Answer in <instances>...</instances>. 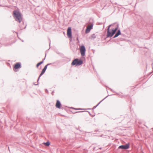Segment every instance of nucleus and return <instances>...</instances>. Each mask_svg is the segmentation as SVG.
I'll list each match as a JSON object with an SVG mask.
<instances>
[{
    "label": "nucleus",
    "instance_id": "nucleus-37",
    "mask_svg": "<svg viewBox=\"0 0 153 153\" xmlns=\"http://www.w3.org/2000/svg\"><path fill=\"white\" fill-rule=\"evenodd\" d=\"M8 149H9V146H8Z\"/></svg>",
    "mask_w": 153,
    "mask_h": 153
},
{
    "label": "nucleus",
    "instance_id": "nucleus-18",
    "mask_svg": "<svg viewBox=\"0 0 153 153\" xmlns=\"http://www.w3.org/2000/svg\"><path fill=\"white\" fill-rule=\"evenodd\" d=\"M91 37L92 38L95 39L96 38V36L94 34H92Z\"/></svg>",
    "mask_w": 153,
    "mask_h": 153
},
{
    "label": "nucleus",
    "instance_id": "nucleus-38",
    "mask_svg": "<svg viewBox=\"0 0 153 153\" xmlns=\"http://www.w3.org/2000/svg\"><path fill=\"white\" fill-rule=\"evenodd\" d=\"M152 68L153 69V66L152 67Z\"/></svg>",
    "mask_w": 153,
    "mask_h": 153
},
{
    "label": "nucleus",
    "instance_id": "nucleus-29",
    "mask_svg": "<svg viewBox=\"0 0 153 153\" xmlns=\"http://www.w3.org/2000/svg\"><path fill=\"white\" fill-rule=\"evenodd\" d=\"M77 40L78 41V42H79V41L78 39V38L77 37Z\"/></svg>",
    "mask_w": 153,
    "mask_h": 153
},
{
    "label": "nucleus",
    "instance_id": "nucleus-4",
    "mask_svg": "<svg viewBox=\"0 0 153 153\" xmlns=\"http://www.w3.org/2000/svg\"><path fill=\"white\" fill-rule=\"evenodd\" d=\"M88 23L91 24L86 29L85 33H88L90 32L91 30L93 28L94 25V19L92 18H90L88 22Z\"/></svg>",
    "mask_w": 153,
    "mask_h": 153
},
{
    "label": "nucleus",
    "instance_id": "nucleus-6",
    "mask_svg": "<svg viewBox=\"0 0 153 153\" xmlns=\"http://www.w3.org/2000/svg\"><path fill=\"white\" fill-rule=\"evenodd\" d=\"M130 147V144L128 143L125 145H121L119 146L118 148V149H128Z\"/></svg>",
    "mask_w": 153,
    "mask_h": 153
},
{
    "label": "nucleus",
    "instance_id": "nucleus-7",
    "mask_svg": "<svg viewBox=\"0 0 153 153\" xmlns=\"http://www.w3.org/2000/svg\"><path fill=\"white\" fill-rule=\"evenodd\" d=\"M67 36L68 38H72V32L71 27H68L67 28Z\"/></svg>",
    "mask_w": 153,
    "mask_h": 153
},
{
    "label": "nucleus",
    "instance_id": "nucleus-39",
    "mask_svg": "<svg viewBox=\"0 0 153 153\" xmlns=\"http://www.w3.org/2000/svg\"><path fill=\"white\" fill-rule=\"evenodd\" d=\"M153 130V128H152Z\"/></svg>",
    "mask_w": 153,
    "mask_h": 153
},
{
    "label": "nucleus",
    "instance_id": "nucleus-8",
    "mask_svg": "<svg viewBox=\"0 0 153 153\" xmlns=\"http://www.w3.org/2000/svg\"><path fill=\"white\" fill-rule=\"evenodd\" d=\"M22 67L21 63L19 62H17L16 63L13 67V70L15 71H16L17 70L21 68Z\"/></svg>",
    "mask_w": 153,
    "mask_h": 153
},
{
    "label": "nucleus",
    "instance_id": "nucleus-27",
    "mask_svg": "<svg viewBox=\"0 0 153 153\" xmlns=\"http://www.w3.org/2000/svg\"><path fill=\"white\" fill-rule=\"evenodd\" d=\"M54 92V91H53L52 92H51V94L53 95V93Z\"/></svg>",
    "mask_w": 153,
    "mask_h": 153
},
{
    "label": "nucleus",
    "instance_id": "nucleus-26",
    "mask_svg": "<svg viewBox=\"0 0 153 153\" xmlns=\"http://www.w3.org/2000/svg\"><path fill=\"white\" fill-rule=\"evenodd\" d=\"M18 38L20 40H21V41L22 42H24V40H22V39H21L20 38H19V37L18 36Z\"/></svg>",
    "mask_w": 153,
    "mask_h": 153
},
{
    "label": "nucleus",
    "instance_id": "nucleus-33",
    "mask_svg": "<svg viewBox=\"0 0 153 153\" xmlns=\"http://www.w3.org/2000/svg\"><path fill=\"white\" fill-rule=\"evenodd\" d=\"M49 40H50V39H49ZM50 44H51V41H50V43H49V46H50Z\"/></svg>",
    "mask_w": 153,
    "mask_h": 153
},
{
    "label": "nucleus",
    "instance_id": "nucleus-22",
    "mask_svg": "<svg viewBox=\"0 0 153 153\" xmlns=\"http://www.w3.org/2000/svg\"><path fill=\"white\" fill-rule=\"evenodd\" d=\"M67 61H68V62H69V61H71V59L70 58H67Z\"/></svg>",
    "mask_w": 153,
    "mask_h": 153
},
{
    "label": "nucleus",
    "instance_id": "nucleus-20",
    "mask_svg": "<svg viewBox=\"0 0 153 153\" xmlns=\"http://www.w3.org/2000/svg\"><path fill=\"white\" fill-rule=\"evenodd\" d=\"M55 63H56L55 62H53V63H48V65H54Z\"/></svg>",
    "mask_w": 153,
    "mask_h": 153
},
{
    "label": "nucleus",
    "instance_id": "nucleus-1",
    "mask_svg": "<svg viewBox=\"0 0 153 153\" xmlns=\"http://www.w3.org/2000/svg\"><path fill=\"white\" fill-rule=\"evenodd\" d=\"M119 25L116 23L109 25L108 26L106 38L112 37L117 33L119 28Z\"/></svg>",
    "mask_w": 153,
    "mask_h": 153
},
{
    "label": "nucleus",
    "instance_id": "nucleus-12",
    "mask_svg": "<svg viewBox=\"0 0 153 153\" xmlns=\"http://www.w3.org/2000/svg\"><path fill=\"white\" fill-rule=\"evenodd\" d=\"M88 112V113H89V115L91 116V117H94L95 116V114H94V115H92L91 114V113L89 111H76L75 112H72L71 111V112L72 113H73V114H75V113H80V112Z\"/></svg>",
    "mask_w": 153,
    "mask_h": 153
},
{
    "label": "nucleus",
    "instance_id": "nucleus-16",
    "mask_svg": "<svg viewBox=\"0 0 153 153\" xmlns=\"http://www.w3.org/2000/svg\"><path fill=\"white\" fill-rule=\"evenodd\" d=\"M43 63V62L42 61H41L39 62H38L36 65V67L38 68L39 66L41 65V64Z\"/></svg>",
    "mask_w": 153,
    "mask_h": 153
},
{
    "label": "nucleus",
    "instance_id": "nucleus-17",
    "mask_svg": "<svg viewBox=\"0 0 153 153\" xmlns=\"http://www.w3.org/2000/svg\"><path fill=\"white\" fill-rule=\"evenodd\" d=\"M71 108L73 109H74L76 110H83V109L81 108H75L73 107H71L70 108Z\"/></svg>",
    "mask_w": 153,
    "mask_h": 153
},
{
    "label": "nucleus",
    "instance_id": "nucleus-10",
    "mask_svg": "<svg viewBox=\"0 0 153 153\" xmlns=\"http://www.w3.org/2000/svg\"><path fill=\"white\" fill-rule=\"evenodd\" d=\"M45 71H46L45 70L43 69H42V71L41 72V73L40 74L37 80V84H34V85H39V81L40 79V77L42 75L45 73Z\"/></svg>",
    "mask_w": 153,
    "mask_h": 153
},
{
    "label": "nucleus",
    "instance_id": "nucleus-24",
    "mask_svg": "<svg viewBox=\"0 0 153 153\" xmlns=\"http://www.w3.org/2000/svg\"><path fill=\"white\" fill-rule=\"evenodd\" d=\"M45 92L47 93H48V91L47 89H45Z\"/></svg>",
    "mask_w": 153,
    "mask_h": 153
},
{
    "label": "nucleus",
    "instance_id": "nucleus-35",
    "mask_svg": "<svg viewBox=\"0 0 153 153\" xmlns=\"http://www.w3.org/2000/svg\"><path fill=\"white\" fill-rule=\"evenodd\" d=\"M113 95V94L111 95H110V96H111V95Z\"/></svg>",
    "mask_w": 153,
    "mask_h": 153
},
{
    "label": "nucleus",
    "instance_id": "nucleus-11",
    "mask_svg": "<svg viewBox=\"0 0 153 153\" xmlns=\"http://www.w3.org/2000/svg\"><path fill=\"white\" fill-rule=\"evenodd\" d=\"M62 105L60 102L59 100H57L55 105L56 107L60 109L61 108Z\"/></svg>",
    "mask_w": 153,
    "mask_h": 153
},
{
    "label": "nucleus",
    "instance_id": "nucleus-2",
    "mask_svg": "<svg viewBox=\"0 0 153 153\" xmlns=\"http://www.w3.org/2000/svg\"><path fill=\"white\" fill-rule=\"evenodd\" d=\"M13 16L15 20L20 23L22 20V14L19 10H15L13 12Z\"/></svg>",
    "mask_w": 153,
    "mask_h": 153
},
{
    "label": "nucleus",
    "instance_id": "nucleus-14",
    "mask_svg": "<svg viewBox=\"0 0 153 153\" xmlns=\"http://www.w3.org/2000/svg\"><path fill=\"white\" fill-rule=\"evenodd\" d=\"M43 144L46 146H48L50 145L51 143L49 141H48L46 142H44Z\"/></svg>",
    "mask_w": 153,
    "mask_h": 153
},
{
    "label": "nucleus",
    "instance_id": "nucleus-36",
    "mask_svg": "<svg viewBox=\"0 0 153 153\" xmlns=\"http://www.w3.org/2000/svg\"><path fill=\"white\" fill-rule=\"evenodd\" d=\"M91 109L89 108V109Z\"/></svg>",
    "mask_w": 153,
    "mask_h": 153
},
{
    "label": "nucleus",
    "instance_id": "nucleus-15",
    "mask_svg": "<svg viewBox=\"0 0 153 153\" xmlns=\"http://www.w3.org/2000/svg\"><path fill=\"white\" fill-rule=\"evenodd\" d=\"M23 25H25V27H22V26H21L20 25H19V27L21 30H22L23 29H25L26 27V24H24V22H22Z\"/></svg>",
    "mask_w": 153,
    "mask_h": 153
},
{
    "label": "nucleus",
    "instance_id": "nucleus-30",
    "mask_svg": "<svg viewBox=\"0 0 153 153\" xmlns=\"http://www.w3.org/2000/svg\"><path fill=\"white\" fill-rule=\"evenodd\" d=\"M70 39V41H72V38H69Z\"/></svg>",
    "mask_w": 153,
    "mask_h": 153
},
{
    "label": "nucleus",
    "instance_id": "nucleus-9",
    "mask_svg": "<svg viewBox=\"0 0 153 153\" xmlns=\"http://www.w3.org/2000/svg\"><path fill=\"white\" fill-rule=\"evenodd\" d=\"M121 35L123 36H125V35L123 34H122L120 30V28H118V30L116 34H115L113 38H114L117 37L119 35Z\"/></svg>",
    "mask_w": 153,
    "mask_h": 153
},
{
    "label": "nucleus",
    "instance_id": "nucleus-34",
    "mask_svg": "<svg viewBox=\"0 0 153 153\" xmlns=\"http://www.w3.org/2000/svg\"><path fill=\"white\" fill-rule=\"evenodd\" d=\"M15 33L17 34L18 33L17 32H15Z\"/></svg>",
    "mask_w": 153,
    "mask_h": 153
},
{
    "label": "nucleus",
    "instance_id": "nucleus-5",
    "mask_svg": "<svg viewBox=\"0 0 153 153\" xmlns=\"http://www.w3.org/2000/svg\"><path fill=\"white\" fill-rule=\"evenodd\" d=\"M80 47V52L82 56L85 58V52L86 51V48L85 45L82 44Z\"/></svg>",
    "mask_w": 153,
    "mask_h": 153
},
{
    "label": "nucleus",
    "instance_id": "nucleus-3",
    "mask_svg": "<svg viewBox=\"0 0 153 153\" xmlns=\"http://www.w3.org/2000/svg\"><path fill=\"white\" fill-rule=\"evenodd\" d=\"M83 63V61L82 59H79L78 58L74 59L71 63V65L72 66L75 65V66H79L82 65Z\"/></svg>",
    "mask_w": 153,
    "mask_h": 153
},
{
    "label": "nucleus",
    "instance_id": "nucleus-23",
    "mask_svg": "<svg viewBox=\"0 0 153 153\" xmlns=\"http://www.w3.org/2000/svg\"><path fill=\"white\" fill-rule=\"evenodd\" d=\"M104 136H105V135H103V134H102V135H99V136H99V137H104Z\"/></svg>",
    "mask_w": 153,
    "mask_h": 153
},
{
    "label": "nucleus",
    "instance_id": "nucleus-31",
    "mask_svg": "<svg viewBox=\"0 0 153 153\" xmlns=\"http://www.w3.org/2000/svg\"><path fill=\"white\" fill-rule=\"evenodd\" d=\"M61 109H65L63 107H61Z\"/></svg>",
    "mask_w": 153,
    "mask_h": 153
},
{
    "label": "nucleus",
    "instance_id": "nucleus-32",
    "mask_svg": "<svg viewBox=\"0 0 153 153\" xmlns=\"http://www.w3.org/2000/svg\"><path fill=\"white\" fill-rule=\"evenodd\" d=\"M99 131V130H95L94 131V132H95V131Z\"/></svg>",
    "mask_w": 153,
    "mask_h": 153
},
{
    "label": "nucleus",
    "instance_id": "nucleus-13",
    "mask_svg": "<svg viewBox=\"0 0 153 153\" xmlns=\"http://www.w3.org/2000/svg\"><path fill=\"white\" fill-rule=\"evenodd\" d=\"M109 96V95H108L106 97H105L103 99H102L101 101H100V102H99L96 105L94 106L93 108V109H94L96 107H97L99 105L100 103L102 102L103 100H104L106 98H107L108 96Z\"/></svg>",
    "mask_w": 153,
    "mask_h": 153
},
{
    "label": "nucleus",
    "instance_id": "nucleus-21",
    "mask_svg": "<svg viewBox=\"0 0 153 153\" xmlns=\"http://www.w3.org/2000/svg\"><path fill=\"white\" fill-rule=\"evenodd\" d=\"M46 53L45 54V57L44 59H42V61L43 62V63H44V60H45V57H46Z\"/></svg>",
    "mask_w": 153,
    "mask_h": 153
},
{
    "label": "nucleus",
    "instance_id": "nucleus-25",
    "mask_svg": "<svg viewBox=\"0 0 153 153\" xmlns=\"http://www.w3.org/2000/svg\"><path fill=\"white\" fill-rule=\"evenodd\" d=\"M109 88L110 89V90L111 91L113 92H114V93H115V91H114V90L113 89H112L110 88Z\"/></svg>",
    "mask_w": 153,
    "mask_h": 153
},
{
    "label": "nucleus",
    "instance_id": "nucleus-28",
    "mask_svg": "<svg viewBox=\"0 0 153 153\" xmlns=\"http://www.w3.org/2000/svg\"><path fill=\"white\" fill-rule=\"evenodd\" d=\"M96 147H94L93 148V150H96Z\"/></svg>",
    "mask_w": 153,
    "mask_h": 153
},
{
    "label": "nucleus",
    "instance_id": "nucleus-19",
    "mask_svg": "<svg viewBox=\"0 0 153 153\" xmlns=\"http://www.w3.org/2000/svg\"><path fill=\"white\" fill-rule=\"evenodd\" d=\"M48 64H47L45 66V67H44V68H43V69H44V70H45L46 71V69H47V67H48Z\"/></svg>",
    "mask_w": 153,
    "mask_h": 153
}]
</instances>
